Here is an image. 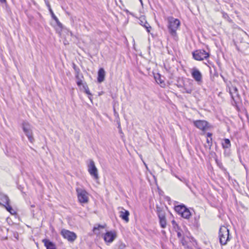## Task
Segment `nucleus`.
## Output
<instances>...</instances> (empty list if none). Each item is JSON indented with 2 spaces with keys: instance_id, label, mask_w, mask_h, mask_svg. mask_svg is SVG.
<instances>
[{
  "instance_id": "obj_5",
  "label": "nucleus",
  "mask_w": 249,
  "mask_h": 249,
  "mask_svg": "<svg viewBox=\"0 0 249 249\" xmlns=\"http://www.w3.org/2000/svg\"><path fill=\"white\" fill-rule=\"evenodd\" d=\"M193 58L198 61L203 60L209 57V54L204 50H198L192 53Z\"/></svg>"
},
{
  "instance_id": "obj_21",
  "label": "nucleus",
  "mask_w": 249,
  "mask_h": 249,
  "mask_svg": "<svg viewBox=\"0 0 249 249\" xmlns=\"http://www.w3.org/2000/svg\"><path fill=\"white\" fill-rule=\"evenodd\" d=\"M125 244L122 241L118 242L114 246L113 249H126Z\"/></svg>"
},
{
  "instance_id": "obj_8",
  "label": "nucleus",
  "mask_w": 249,
  "mask_h": 249,
  "mask_svg": "<svg viewBox=\"0 0 249 249\" xmlns=\"http://www.w3.org/2000/svg\"><path fill=\"white\" fill-rule=\"evenodd\" d=\"M76 191L79 201L81 203L88 202L89 198L87 192L82 189H77Z\"/></svg>"
},
{
  "instance_id": "obj_38",
  "label": "nucleus",
  "mask_w": 249,
  "mask_h": 249,
  "mask_svg": "<svg viewBox=\"0 0 249 249\" xmlns=\"http://www.w3.org/2000/svg\"><path fill=\"white\" fill-rule=\"evenodd\" d=\"M144 21H145V20H144V18L143 19V20H142V19H141V20H140V24H141V25L143 26V24H144Z\"/></svg>"
},
{
  "instance_id": "obj_35",
  "label": "nucleus",
  "mask_w": 249,
  "mask_h": 249,
  "mask_svg": "<svg viewBox=\"0 0 249 249\" xmlns=\"http://www.w3.org/2000/svg\"><path fill=\"white\" fill-rule=\"evenodd\" d=\"M184 89L185 90V92L187 93H191L192 92V89H187L186 88H184Z\"/></svg>"
},
{
  "instance_id": "obj_31",
  "label": "nucleus",
  "mask_w": 249,
  "mask_h": 249,
  "mask_svg": "<svg viewBox=\"0 0 249 249\" xmlns=\"http://www.w3.org/2000/svg\"><path fill=\"white\" fill-rule=\"evenodd\" d=\"M173 228L176 232L182 231V230L178 225H174V227H173Z\"/></svg>"
},
{
  "instance_id": "obj_22",
  "label": "nucleus",
  "mask_w": 249,
  "mask_h": 249,
  "mask_svg": "<svg viewBox=\"0 0 249 249\" xmlns=\"http://www.w3.org/2000/svg\"><path fill=\"white\" fill-rule=\"evenodd\" d=\"M105 228V225H102L100 224H97L94 226L93 228V231L95 233L98 234L99 232H97V231H99L100 229H104Z\"/></svg>"
},
{
  "instance_id": "obj_9",
  "label": "nucleus",
  "mask_w": 249,
  "mask_h": 249,
  "mask_svg": "<svg viewBox=\"0 0 249 249\" xmlns=\"http://www.w3.org/2000/svg\"><path fill=\"white\" fill-rule=\"evenodd\" d=\"M48 6L50 14L51 15L52 18L55 20L57 25L58 26V28L56 29V31H57V32H58V33L61 34V33L62 31V30L63 28V24L59 21L58 18L55 16V15L53 13L52 9H51V7L49 3L48 4Z\"/></svg>"
},
{
  "instance_id": "obj_11",
  "label": "nucleus",
  "mask_w": 249,
  "mask_h": 249,
  "mask_svg": "<svg viewBox=\"0 0 249 249\" xmlns=\"http://www.w3.org/2000/svg\"><path fill=\"white\" fill-rule=\"evenodd\" d=\"M192 77L197 82L198 84L202 82V75L200 71L196 68L192 69L191 71Z\"/></svg>"
},
{
  "instance_id": "obj_24",
  "label": "nucleus",
  "mask_w": 249,
  "mask_h": 249,
  "mask_svg": "<svg viewBox=\"0 0 249 249\" xmlns=\"http://www.w3.org/2000/svg\"><path fill=\"white\" fill-rule=\"evenodd\" d=\"M83 88L85 90V93L89 95V99L91 101V97L92 95H91V93L90 92V91L89 90V89L88 86L87 85V84H83Z\"/></svg>"
},
{
  "instance_id": "obj_18",
  "label": "nucleus",
  "mask_w": 249,
  "mask_h": 249,
  "mask_svg": "<svg viewBox=\"0 0 249 249\" xmlns=\"http://www.w3.org/2000/svg\"><path fill=\"white\" fill-rule=\"evenodd\" d=\"M223 149H230L231 147V141L229 139H224L221 143Z\"/></svg>"
},
{
  "instance_id": "obj_36",
  "label": "nucleus",
  "mask_w": 249,
  "mask_h": 249,
  "mask_svg": "<svg viewBox=\"0 0 249 249\" xmlns=\"http://www.w3.org/2000/svg\"><path fill=\"white\" fill-rule=\"evenodd\" d=\"M157 214H158V216H159V213H162L161 208L159 206H157Z\"/></svg>"
},
{
  "instance_id": "obj_3",
  "label": "nucleus",
  "mask_w": 249,
  "mask_h": 249,
  "mask_svg": "<svg viewBox=\"0 0 249 249\" xmlns=\"http://www.w3.org/2000/svg\"><path fill=\"white\" fill-rule=\"evenodd\" d=\"M22 128L29 141L33 143L35 141V139L33 135L32 126L28 122H24L22 124Z\"/></svg>"
},
{
  "instance_id": "obj_48",
  "label": "nucleus",
  "mask_w": 249,
  "mask_h": 249,
  "mask_svg": "<svg viewBox=\"0 0 249 249\" xmlns=\"http://www.w3.org/2000/svg\"><path fill=\"white\" fill-rule=\"evenodd\" d=\"M162 233H165L164 231H162Z\"/></svg>"
},
{
  "instance_id": "obj_43",
  "label": "nucleus",
  "mask_w": 249,
  "mask_h": 249,
  "mask_svg": "<svg viewBox=\"0 0 249 249\" xmlns=\"http://www.w3.org/2000/svg\"><path fill=\"white\" fill-rule=\"evenodd\" d=\"M118 128H119V129H120V128H121V124H120V122H118Z\"/></svg>"
},
{
  "instance_id": "obj_30",
  "label": "nucleus",
  "mask_w": 249,
  "mask_h": 249,
  "mask_svg": "<svg viewBox=\"0 0 249 249\" xmlns=\"http://www.w3.org/2000/svg\"><path fill=\"white\" fill-rule=\"evenodd\" d=\"M179 239H180V241L181 243L182 244V245L183 246H186L187 245V241L185 240L184 236H183L182 238H180Z\"/></svg>"
},
{
  "instance_id": "obj_12",
  "label": "nucleus",
  "mask_w": 249,
  "mask_h": 249,
  "mask_svg": "<svg viewBox=\"0 0 249 249\" xmlns=\"http://www.w3.org/2000/svg\"><path fill=\"white\" fill-rule=\"evenodd\" d=\"M117 234L115 231H107L104 236V239L106 242L112 243L116 238Z\"/></svg>"
},
{
  "instance_id": "obj_13",
  "label": "nucleus",
  "mask_w": 249,
  "mask_h": 249,
  "mask_svg": "<svg viewBox=\"0 0 249 249\" xmlns=\"http://www.w3.org/2000/svg\"><path fill=\"white\" fill-rule=\"evenodd\" d=\"M119 213L120 217L126 222H128L129 221V211L122 208V210Z\"/></svg>"
},
{
  "instance_id": "obj_29",
  "label": "nucleus",
  "mask_w": 249,
  "mask_h": 249,
  "mask_svg": "<svg viewBox=\"0 0 249 249\" xmlns=\"http://www.w3.org/2000/svg\"><path fill=\"white\" fill-rule=\"evenodd\" d=\"M72 67L74 70L75 74H79L80 71V69L76 66V65L74 63H73Z\"/></svg>"
},
{
  "instance_id": "obj_20",
  "label": "nucleus",
  "mask_w": 249,
  "mask_h": 249,
  "mask_svg": "<svg viewBox=\"0 0 249 249\" xmlns=\"http://www.w3.org/2000/svg\"><path fill=\"white\" fill-rule=\"evenodd\" d=\"M0 200L3 203V206L4 205H8L10 202V199L8 196L4 194L0 195Z\"/></svg>"
},
{
  "instance_id": "obj_34",
  "label": "nucleus",
  "mask_w": 249,
  "mask_h": 249,
  "mask_svg": "<svg viewBox=\"0 0 249 249\" xmlns=\"http://www.w3.org/2000/svg\"><path fill=\"white\" fill-rule=\"evenodd\" d=\"M177 233V236L179 239H180V238H182L183 236H184L183 232L182 231H178Z\"/></svg>"
},
{
  "instance_id": "obj_16",
  "label": "nucleus",
  "mask_w": 249,
  "mask_h": 249,
  "mask_svg": "<svg viewBox=\"0 0 249 249\" xmlns=\"http://www.w3.org/2000/svg\"><path fill=\"white\" fill-rule=\"evenodd\" d=\"M105 71L102 68H100L98 72L97 81L99 83H102L105 80Z\"/></svg>"
},
{
  "instance_id": "obj_14",
  "label": "nucleus",
  "mask_w": 249,
  "mask_h": 249,
  "mask_svg": "<svg viewBox=\"0 0 249 249\" xmlns=\"http://www.w3.org/2000/svg\"><path fill=\"white\" fill-rule=\"evenodd\" d=\"M42 242L44 244L46 249H56V246L54 243L47 239H43Z\"/></svg>"
},
{
  "instance_id": "obj_32",
  "label": "nucleus",
  "mask_w": 249,
  "mask_h": 249,
  "mask_svg": "<svg viewBox=\"0 0 249 249\" xmlns=\"http://www.w3.org/2000/svg\"><path fill=\"white\" fill-rule=\"evenodd\" d=\"M224 155L225 156L228 157L230 155V149H224Z\"/></svg>"
},
{
  "instance_id": "obj_28",
  "label": "nucleus",
  "mask_w": 249,
  "mask_h": 249,
  "mask_svg": "<svg viewBox=\"0 0 249 249\" xmlns=\"http://www.w3.org/2000/svg\"><path fill=\"white\" fill-rule=\"evenodd\" d=\"M216 163H217V165L222 170H226L225 168L224 167L222 163L219 161L217 159L215 160Z\"/></svg>"
},
{
  "instance_id": "obj_19",
  "label": "nucleus",
  "mask_w": 249,
  "mask_h": 249,
  "mask_svg": "<svg viewBox=\"0 0 249 249\" xmlns=\"http://www.w3.org/2000/svg\"><path fill=\"white\" fill-rule=\"evenodd\" d=\"M154 78L157 83L160 84L161 87L165 86V83L163 79H161V75L159 73H157L155 75Z\"/></svg>"
},
{
  "instance_id": "obj_27",
  "label": "nucleus",
  "mask_w": 249,
  "mask_h": 249,
  "mask_svg": "<svg viewBox=\"0 0 249 249\" xmlns=\"http://www.w3.org/2000/svg\"><path fill=\"white\" fill-rule=\"evenodd\" d=\"M142 26L144 27L146 29L147 32H150V30L151 29V27L146 21H144V24Z\"/></svg>"
},
{
  "instance_id": "obj_47",
  "label": "nucleus",
  "mask_w": 249,
  "mask_h": 249,
  "mask_svg": "<svg viewBox=\"0 0 249 249\" xmlns=\"http://www.w3.org/2000/svg\"><path fill=\"white\" fill-rule=\"evenodd\" d=\"M140 1H141V3L142 4V0H140Z\"/></svg>"
},
{
  "instance_id": "obj_37",
  "label": "nucleus",
  "mask_w": 249,
  "mask_h": 249,
  "mask_svg": "<svg viewBox=\"0 0 249 249\" xmlns=\"http://www.w3.org/2000/svg\"><path fill=\"white\" fill-rule=\"evenodd\" d=\"M223 17L225 19L230 18L228 15L225 12H222Z\"/></svg>"
},
{
  "instance_id": "obj_7",
  "label": "nucleus",
  "mask_w": 249,
  "mask_h": 249,
  "mask_svg": "<svg viewBox=\"0 0 249 249\" xmlns=\"http://www.w3.org/2000/svg\"><path fill=\"white\" fill-rule=\"evenodd\" d=\"M229 92L231 97V98L235 104L240 100H241V97L238 93L237 88L235 87L231 86V87L229 88Z\"/></svg>"
},
{
  "instance_id": "obj_17",
  "label": "nucleus",
  "mask_w": 249,
  "mask_h": 249,
  "mask_svg": "<svg viewBox=\"0 0 249 249\" xmlns=\"http://www.w3.org/2000/svg\"><path fill=\"white\" fill-rule=\"evenodd\" d=\"M187 207L183 204L178 205L175 207V211L180 215L187 210Z\"/></svg>"
},
{
  "instance_id": "obj_23",
  "label": "nucleus",
  "mask_w": 249,
  "mask_h": 249,
  "mask_svg": "<svg viewBox=\"0 0 249 249\" xmlns=\"http://www.w3.org/2000/svg\"><path fill=\"white\" fill-rule=\"evenodd\" d=\"M191 215V212L188 208L181 215L182 217L186 219H189Z\"/></svg>"
},
{
  "instance_id": "obj_39",
  "label": "nucleus",
  "mask_w": 249,
  "mask_h": 249,
  "mask_svg": "<svg viewBox=\"0 0 249 249\" xmlns=\"http://www.w3.org/2000/svg\"><path fill=\"white\" fill-rule=\"evenodd\" d=\"M207 136L209 137L210 138H212V134L211 133L208 132L207 134Z\"/></svg>"
},
{
  "instance_id": "obj_42",
  "label": "nucleus",
  "mask_w": 249,
  "mask_h": 249,
  "mask_svg": "<svg viewBox=\"0 0 249 249\" xmlns=\"http://www.w3.org/2000/svg\"><path fill=\"white\" fill-rule=\"evenodd\" d=\"M172 225H173V227H174V225H178L176 222L175 220H173L172 221Z\"/></svg>"
},
{
  "instance_id": "obj_33",
  "label": "nucleus",
  "mask_w": 249,
  "mask_h": 249,
  "mask_svg": "<svg viewBox=\"0 0 249 249\" xmlns=\"http://www.w3.org/2000/svg\"><path fill=\"white\" fill-rule=\"evenodd\" d=\"M207 142L209 144V149H211V146L212 145V138H211L210 139H207Z\"/></svg>"
},
{
  "instance_id": "obj_40",
  "label": "nucleus",
  "mask_w": 249,
  "mask_h": 249,
  "mask_svg": "<svg viewBox=\"0 0 249 249\" xmlns=\"http://www.w3.org/2000/svg\"><path fill=\"white\" fill-rule=\"evenodd\" d=\"M0 3L6 4L7 1L6 0H0Z\"/></svg>"
},
{
  "instance_id": "obj_45",
  "label": "nucleus",
  "mask_w": 249,
  "mask_h": 249,
  "mask_svg": "<svg viewBox=\"0 0 249 249\" xmlns=\"http://www.w3.org/2000/svg\"><path fill=\"white\" fill-rule=\"evenodd\" d=\"M31 207H32V208H34V207H35V205H32L31 206Z\"/></svg>"
},
{
  "instance_id": "obj_6",
  "label": "nucleus",
  "mask_w": 249,
  "mask_h": 249,
  "mask_svg": "<svg viewBox=\"0 0 249 249\" xmlns=\"http://www.w3.org/2000/svg\"><path fill=\"white\" fill-rule=\"evenodd\" d=\"M61 234L70 242H73L77 238V235L74 232L65 229L61 231Z\"/></svg>"
},
{
  "instance_id": "obj_15",
  "label": "nucleus",
  "mask_w": 249,
  "mask_h": 249,
  "mask_svg": "<svg viewBox=\"0 0 249 249\" xmlns=\"http://www.w3.org/2000/svg\"><path fill=\"white\" fill-rule=\"evenodd\" d=\"M159 222L162 228H165L167 225L166 219L164 213L159 214Z\"/></svg>"
},
{
  "instance_id": "obj_1",
  "label": "nucleus",
  "mask_w": 249,
  "mask_h": 249,
  "mask_svg": "<svg viewBox=\"0 0 249 249\" xmlns=\"http://www.w3.org/2000/svg\"><path fill=\"white\" fill-rule=\"evenodd\" d=\"M168 21V30L169 34L173 37H177V30L179 28L180 24V21L177 18H175L173 17H169L167 18Z\"/></svg>"
},
{
  "instance_id": "obj_46",
  "label": "nucleus",
  "mask_w": 249,
  "mask_h": 249,
  "mask_svg": "<svg viewBox=\"0 0 249 249\" xmlns=\"http://www.w3.org/2000/svg\"><path fill=\"white\" fill-rule=\"evenodd\" d=\"M187 249H192L191 248H190L189 247H187Z\"/></svg>"
},
{
  "instance_id": "obj_44",
  "label": "nucleus",
  "mask_w": 249,
  "mask_h": 249,
  "mask_svg": "<svg viewBox=\"0 0 249 249\" xmlns=\"http://www.w3.org/2000/svg\"><path fill=\"white\" fill-rule=\"evenodd\" d=\"M119 133L121 134H123V132H122V130L121 128H120V129H119Z\"/></svg>"
},
{
  "instance_id": "obj_4",
  "label": "nucleus",
  "mask_w": 249,
  "mask_h": 249,
  "mask_svg": "<svg viewBox=\"0 0 249 249\" xmlns=\"http://www.w3.org/2000/svg\"><path fill=\"white\" fill-rule=\"evenodd\" d=\"M88 172L91 177L95 180L99 179L98 170L95 166L94 161L92 160H89V163L88 165Z\"/></svg>"
},
{
  "instance_id": "obj_10",
  "label": "nucleus",
  "mask_w": 249,
  "mask_h": 249,
  "mask_svg": "<svg viewBox=\"0 0 249 249\" xmlns=\"http://www.w3.org/2000/svg\"><path fill=\"white\" fill-rule=\"evenodd\" d=\"M194 124L196 127L203 131H206L209 127L208 122L204 120L195 121Z\"/></svg>"
},
{
  "instance_id": "obj_25",
  "label": "nucleus",
  "mask_w": 249,
  "mask_h": 249,
  "mask_svg": "<svg viewBox=\"0 0 249 249\" xmlns=\"http://www.w3.org/2000/svg\"><path fill=\"white\" fill-rule=\"evenodd\" d=\"M75 77L77 79V81L76 82L77 85L78 86H80L81 85H82V80L81 78H82L83 76H81V77H80L79 75V74H75Z\"/></svg>"
},
{
  "instance_id": "obj_26",
  "label": "nucleus",
  "mask_w": 249,
  "mask_h": 249,
  "mask_svg": "<svg viewBox=\"0 0 249 249\" xmlns=\"http://www.w3.org/2000/svg\"><path fill=\"white\" fill-rule=\"evenodd\" d=\"M4 206L6 209L7 211H8L11 214H14L15 213V211L12 209V207L9 205V203L8 205H4Z\"/></svg>"
},
{
  "instance_id": "obj_2",
  "label": "nucleus",
  "mask_w": 249,
  "mask_h": 249,
  "mask_svg": "<svg viewBox=\"0 0 249 249\" xmlns=\"http://www.w3.org/2000/svg\"><path fill=\"white\" fill-rule=\"evenodd\" d=\"M219 242L221 245H225L230 240L229 231L225 226H221L219 231Z\"/></svg>"
},
{
  "instance_id": "obj_41",
  "label": "nucleus",
  "mask_w": 249,
  "mask_h": 249,
  "mask_svg": "<svg viewBox=\"0 0 249 249\" xmlns=\"http://www.w3.org/2000/svg\"><path fill=\"white\" fill-rule=\"evenodd\" d=\"M114 115L115 116H117V117H118L119 116V114L116 111L115 109H114Z\"/></svg>"
}]
</instances>
